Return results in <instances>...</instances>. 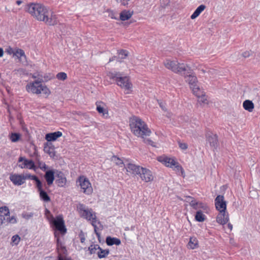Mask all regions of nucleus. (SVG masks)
<instances>
[{
  "label": "nucleus",
  "instance_id": "nucleus-1",
  "mask_svg": "<svg viewBox=\"0 0 260 260\" xmlns=\"http://www.w3.org/2000/svg\"><path fill=\"white\" fill-rule=\"evenodd\" d=\"M26 9L38 20L43 21L50 25H54L57 23L56 16L50 12L47 7L42 4L31 3L27 6Z\"/></svg>",
  "mask_w": 260,
  "mask_h": 260
},
{
  "label": "nucleus",
  "instance_id": "nucleus-2",
  "mask_svg": "<svg viewBox=\"0 0 260 260\" xmlns=\"http://www.w3.org/2000/svg\"><path fill=\"white\" fill-rule=\"evenodd\" d=\"M129 126L133 134L138 137L144 138L151 133L146 123L140 118L133 116L129 119Z\"/></svg>",
  "mask_w": 260,
  "mask_h": 260
},
{
  "label": "nucleus",
  "instance_id": "nucleus-3",
  "mask_svg": "<svg viewBox=\"0 0 260 260\" xmlns=\"http://www.w3.org/2000/svg\"><path fill=\"white\" fill-rule=\"evenodd\" d=\"M77 208L81 217L91 221V224L94 227L95 234L99 239L100 233L97 231V226L96 225L97 220L95 213L92 211V209L86 208V206L82 204H79Z\"/></svg>",
  "mask_w": 260,
  "mask_h": 260
},
{
  "label": "nucleus",
  "instance_id": "nucleus-4",
  "mask_svg": "<svg viewBox=\"0 0 260 260\" xmlns=\"http://www.w3.org/2000/svg\"><path fill=\"white\" fill-rule=\"evenodd\" d=\"M187 69L183 72L182 75L184 76L186 79L185 81L189 85L190 88L191 89L193 93L196 95L199 96L200 95L201 89L198 85V80L197 77L193 74L192 71L187 66Z\"/></svg>",
  "mask_w": 260,
  "mask_h": 260
},
{
  "label": "nucleus",
  "instance_id": "nucleus-5",
  "mask_svg": "<svg viewBox=\"0 0 260 260\" xmlns=\"http://www.w3.org/2000/svg\"><path fill=\"white\" fill-rule=\"evenodd\" d=\"M107 77L115 81L118 86L125 90H128L132 87V84L129 82L128 78L126 76H122V74L120 72H109L107 75Z\"/></svg>",
  "mask_w": 260,
  "mask_h": 260
},
{
  "label": "nucleus",
  "instance_id": "nucleus-6",
  "mask_svg": "<svg viewBox=\"0 0 260 260\" xmlns=\"http://www.w3.org/2000/svg\"><path fill=\"white\" fill-rule=\"evenodd\" d=\"M17 222L15 216H10V211L7 206L0 207V226L6 225L8 223L14 224Z\"/></svg>",
  "mask_w": 260,
  "mask_h": 260
},
{
  "label": "nucleus",
  "instance_id": "nucleus-7",
  "mask_svg": "<svg viewBox=\"0 0 260 260\" xmlns=\"http://www.w3.org/2000/svg\"><path fill=\"white\" fill-rule=\"evenodd\" d=\"M166 68L176 73L182 74L187 69V66L184 63H179L177 61L167 59L164 62Z\"/></svg>",
  "mask_w": 260,
  "mask_h": 260
},
{
  "label": "nucleus",
  "instance_id": "nucleus-8",
  "mask_svg": "<svg viewBox=\"0 0 260 260\" xmlns=\"http://www.w3.org/2000/svg\"><path fill=\"white\" fill-rule=\"evenodd\" d=\"M26 89L28 92L39 94L42 92L45 95H49L50 93L49 89L45 85H36L30 83L26 86Z\"/></svg>",
  "mask_w": 260,
  "mask_h": 260
},
{
  "label": "nucleus",
  "instance_id": "nucleus-9",
  "mask_svg": "<svg viewBox=\"0 0 260 260\" xmlns=\"http://www.w3.org/2000/svg\"><path fill=\"white\" fill-rule=\"evenodd\" d=\"M79 182L81 188L83 192L86 194H90L93 191L91 184L88 178L84 176H80L77 181Z\"/></svg>",
  "mask_w": 260,
  "mask_h": 260
},
{
  "label": "nucleus",
  "instance_id": "nucleus-10",
  "mask_svg": "<svg viewBox=\"0 0 260 260\" xmlns=\"http://www.w3.org/2000/svg\"><path fill=\"white\" fill-rule=\"evenodd\" d=\"M53 224L56 229L59 231L61 234L64 235L67 232V229L64 224V221L61 215L57 216L53 221Z\"/></svg>",
  "mask_w": 260,
  "mask_h": 260
},
{
  "label": "nucleus",
  "instance_id": "nucleus-11",
  "mask_svg": "<svg viewBox=\"0 0 260 260\" xmlns=\"http://www.w3.org/2000/svg\"><path fill=\"white\" fill-rule=\"evenodd\" d=\"M206 141L210 144L211 148L214 150L218 146V137L217 135L211 132H208L206 134Z\"/></svg>",
  "mask_w": 260,
  "mask_h": 260
},
{
  "label": "nucleus",
  "instance_id": "nucleus-12",
  "mask_svg": "<svg viewBox=\"0 0 260 260\" xmlns=\"http://www.w3.org/2000/svg\"><path fill=\"white\" fill-rule=\"evenodd\" d=\"M138 175H139L141 179L145 182H150L153 179V176L151 171L145 168L142 167Z\"/></svg>",
  "mask_w": 260,
  "mask_h": 260
},
{
  "label": "nucleus",
  "instance_id": "nucleus-13",
  "mask_svg": "<svg viewBox=\"0 0 260 260\" xmlns=\"http://www.w3.org/2000/svg\"><path fill=\"white\" fill-rule=\"evenodd\" d=\"M215 204L216 209L219 211H225L226 204L224 200L223 196L218 195L215 199Z\"/></svg>",
  "mask_w": 260,
  "mask_h": 260
},
{
  "label": "nucleus",
  "instance_id": "nucleus-14",
  "mask_svg": "<svg viewBox=\"0 0 260 260\" xmlns=\"http://www.w3.org/2000/svg\"><path fill=\"white\" fill-rule=\"evenodd\" d=\"M18 162H22L21 164L19 165V167L22 169L27 168L29 169H35V165L32 160H28L24 157H20L18 159Z\"/></svg>",
  "mask_w": 260,
  "mask_h": 260
},
{
  "label": "nucleus",
  "instance_id": "nucleus-15",
  "mask_svg": "<svg viewBox=\"0 0 260 260\" xmlns=\"http://www.w3.org/2000/svg\"><path fill=\"white\" fill-rule=\"evenodd\" d=\"M55 183L59 187H63L67 182V179L64 173L61 171H57L55 173Z\"/></svg>",
  "mask_w": 260,
  "mask_h": 260
},
{
  "label": "nucleus",
  "instance_id": "nucleus-16",
  "mask_svg": "<svg viewBox=\"0 0 260 260\" xmlns=\"http://www.w3.org/2000/svg\"><path fill=\"white\" fill-rule=\"evenodd\" d=\"M124 167L127 172L135 175H138L142 168L141 167L132 163L124 164Z\"/></svg>",
  "mask_w": 260,
  "mask_h": 260
},
{
  "label": "nucleus",
  "instance_id": "nucleus-17",
  "mask_svg": "<svg viewBox=\"0 0 260 260\" xmlns=\"http://www.w3.org/2000/svg\"><path fill=\"white\" fill-rule=\"evenodd\" d=\"M229 220V214L225 211H219L216 217V221L222 225L226 223Z\"/></svg>",
  "mask_w": 260,
  "mask_h": 260
},
{
  "label": "nucleus",
  "instance_id": "nucleus-18",
  "mask_svg": "<svg viewBox=\"0 0 260 260\" xmlns=\"http://www.w3.org/2000/svg\"><path fill=\"white\" fill-rule=\"evenodd\" d=\"M158 160L161 162L165 166L168 167L173 168L176 164V162L175 159L173 158L165 157H159L158 158Z\"/></svg>",
  "mask_w": 260,
  "mask_h": 260
},
{
  "label": "nucleus",
  "instance_id": "nucleus-19",
  "mask_svg": "<svg viewBox=\"0 0 260 260\" xmlns=\"http://www.w3.org/2000/svg\"><path fill=\"white\" fill-rule=\"evenodd\" d=\"M10 180L16 185H21L25 182L22 174H12L10 176Z\"/></svg>",
  "mask_w": 260,
  "mask_h": 260
},
{
  "label": "nucleus",
  "instance_id": "nucleus-20",
  "mask_svg": "<svg viewBox=\"0 0 260 260\" xmlns=\"http://www.w3.org/2000/svg\"><path fill=\"white\" fill-rule=\"evenodd\" d=\"M55 173L53 170H48L46 171L44 175L45 179L46 180L47 184L50 186L52 184L55 178Z\"/></svg>",
  "mask_w": 260,
  "mask_h": 260
},
{
  "label": "nucleus",
  "instance_id": "nucleus-21",
  "mask_svg": "<svg viewBox=\"0 0 260 260\" xmlns=\"http://www.w3.org/2000/svg\"><path fill=\"white\" fill-rule=\"evenodd\" d=\"M62 135V133L59 131L48 133L46 135L45 139L48 141H55L58 138L61 137Z\"/></svg>",
  "mask_w": 260,
  "mask_h": 260
},
{
  "label": "nucleus",
  "instance_id": "nucleus-22",
  "mask_svg": "<svg viewBox=\"0 0 260 260\" xmlns=\"http://www.w3.org/2000/svg\"><path fill=\"white\" fill-rule=\"evenodd\" d=\"M106 243L109 246L113 245H119L121 244V241L117 238H112L110 236L107 237L106 239Z\"/></svg>",
  "mask_w": 260,
  "mask_h": 260
},
{
  "label": "nucleus",
  "instance_id": "nucleus-23",
  "mask_svg": "<svg viewBox=\"0 0 260 260\" xmlns=\"http://www.w3.org/2000/svg\"><path fill=\"white\" fill-rule=\"evenodd\" d=\"M133 14V11L124 10L120 14V19L122 21H125L129 19Z\"/></svg>",
  "mask_w": 260,
  "mask_h": 260
},
{
  "label": "nucleus",
  "instance_id": "nucleus-24",
  "mask_svg": "<svg viewBox=\"0 0 260 260\" xmlns=\"http://www.w3.org/2000/svg\"><path fill=\"white\" fill-rule=\"evenodd\" d=\"M200 92L201 93L200 95L197 96L198 98V102L202 106L204 105H207L208 104V102L206 96L204 94L203 91H202L201 89Z\"/></svg>",
  "mask_w": 260,
  "mask_h": 260
},
{
  "label": "nucleus",
  "instance_id": "nucleus-25",
  "mask_svg": "<svg viewBox=\"0 0 260 260\" xmlns=\"http://www.w3.org/2000/svg\"><path fill=\"white\" fill-rule=\"evenodd\" d=\"M243 106L245 110L251 112L254 109V104L251 101L247 100L244 101Z\"/></svg>",
  "mask_w": 260,
  "mask_h": 260
},
{
  "label": "nucleus",
  "instance_id": "nucleus-26",
  "mask_svg": "<svg viewBox=\"0 0 260 260\" xmlns=\"http://www.w3.org/2000/svg\"><path fill=\"white\" fill-rule=\"evenodd\" d=\"M206 6L204 5L199 6L194 11L193 13L191 15L190 18L192 19L196 18L205 9Z\"/></svg>",
  "mask_w": 260,
  "mask_h": 260
},
{
  "label": "nucleus",
  "instance_id": "nucleus-27",
  "mask_svg": "<svg viewBox=\"0 0 260 260\" xmlns=\"http://www.w3.org/2000/svg\"><path fill=\"white\" fill-rule=\"evenodd\" d=\"M14 56H15L19 59V60H21L22 58H24L25 59H26V56L25 54V52L21 49L16 48Z\"/></svg>",
  "mask_w": 260,
  "mask_h": 260
},
{
  "label": "nucleus",
  "instance_id": "nucleus-28",
  "mask_svg": "<svg viewBox=\"0 0 260 260\" xmlns=\"http://www.w3.org/2000/svg\"><path fill=\"white\" fill-rule=\"evenodd\" d=\"M188 245L191 249L196 248L198 246V241L197 238L195 237H190Z\"/></svg>",
  "mask_w": 260,
  "mask_h": 260
},
{
  "label": "nucleus",
  "instance_id": "nucleus-29",
  "mask_svg": "<svg viewBox=\"0 0 260 260\" xmlns=\"http://www.w3.org/2000/svg\"><path fill=\"white\" fill-rule=\"evenodd\" d=\"M98 257L100 258H105L109 254V250L103 249L100 247L99 251L96 252Z\"/></svg>",
  "mask_w": 260,
  "mask_h": 260
},
{
  "label": "nucleus",
  "instance_id": "nucleus-30",
  "mask_svg": "<svg viewBox=\"0 0 260 260\" xmlns=\"http://www.w3.org/2000/svg\"><path fill=\"white\" fill-rule=\"evenodd\" d=\"M39 194L41 199L43 201L45 202H49L50 201V198L45 190H43L39 191Z\"/></svg>",
  "mask_w": 260,
  "mask_h": 260
},
{
  "label": "nucleus",
  "instance_id": "nucleus-31",
  "mask_svg": "<svg viewBox=\"0 0 260 260\" xmlns=\"http://www.w3.org/2000/svg\"><path fill=\"white\" fill-rule=\"evenodd\" d=\"M189 199H191V201L189 200L190 202V205L191 207H192L194 209H198L200 208H203V204L201 203H199L196 202L195 200H192V198L189 197Z\"/></svg>",
  "mask_w": 260,
  "mask_h": 260
},
{
  "label": "nucleus",
  "instance_id": "nucleus-32",
  "mask_svg": "<svg viewBox=\"0 0 260 260\" xmlns=\"http://www.w3.org/2000/svg\"><path fill=\"white\" fill-rule=\"evenodd\" d=\"M195 219L199 222H203L205 220V215L202 211H198L195 215Z\"/></svg>",
  "mask_w": 260,
  "mask_h": 260
},
{
  "label": "nucleus",
  "instance_id": "nucleus-33",
  "mask_svg": "<svg viewBox=\"0 0 260 260\" xmlns=\"http://www.w3.org/2000/svg\"><path fill=\"white\" fill-rule=\"evenodd\" d=\"M9 138L12 142H16L20 139V135L18 133H11Z\"/></svg>",
  "mask_w": 260,
  "mask_h": 260
},
{
  "label": "nucleus",
  "instance_id": "nucleus-34",
  "mask_svg": "<svg viewBox=\"0 0 260 260\" xmlns=\"http://www.w3.org/2000/svg\"><path fill=\"white\" fill-rule=\"evenodd\" d=\"M100 247V246L98 244L91 245L88 247L90 254H92L96 253V251L99 249Z\"/></svg>",
  "mask_w": 260,
  "mask_h": 260
},
{
  "label": "nucleus",
  "instance_id": "nucleus-35",
  "mask_svg": "<svg viewBox=\"0 0 260 260\" xmlns=\"http://www.w3.org/2000/svg\"><path fill=\"white\" fill-rule=\"evenodd\" d=\"M128 55V52L125 50H121L118 52V58L119 60L123 59L126 58V57Z\"/></svg>",
  "mask_w": 260,
  "mask_h": 260
},
{
  "label": "nucleus",
  "instance_id": "nucleus-36",
  "mask_svg": "<svg viewBox=\"0 0 260 260\" xmlns=\"http://www.w3.org/2000/svg\"><path fill=\"white\" fill-rule=\"evenodd\" d=\"M96 110L99 113L103 114V115H105V114H108V111L105 109L103 107H102L101 105H98L96 103Z\"/></svg>",
  "mask_w": 260,
  "mask_h": 260
},
{
  "label": "nucleus",
  "instance_id": "nucleus-37",
  "mask_svg": "<svg viewBox=\"0 0 260 260\" xmlns=\"http://www.w3.org/2000/svg\"><path fill=\"white\" fill-rule=\"evenodd\" d=\"M111 160L114 162L117 165L119 166L120 165L125 164H124L122 160H121L119 157L115 155L112 156V157L111 158Z\"/></svg>",
  "mask_w": 260,
  "mask_h": 260
},
{
  "label": "nucleus",
  "instance_id": "nucleus-38",
  "mask_svg": "<svg viewBox=\"0 0 260 260\" xmlns=\"http://www.w3.org/2000/svg\"><path fill=\"white\" fill-rule=\"evenodd\" d=\"M34 181H36V186L38 190V191L39 192L41 190H43V189L42 188V183L41 181L39 180V179L37 177H36V179H35Z\"/></svg>",
  "mask_w": 260,
  "mask_h": 260
},
{
  "label": "nucleus",
  "instance_id": "nucleus-39",
  "mask_svg": "<svg viewBox=\"0 0 260 260\" xmlns=\"http://www.w3.org/2000/svg\"><path fill=\"white\" fill-rule=\"evenodd\" d=\"M34 181H36V186L38 190V191L39 192L41 190H43V189L42 188V183L41 181L39 180V179L37 177H36V179H35Z\"/></svg>",
  "mask_w": 260,
  "mask_h": 260
},
{
  "label": "nucleus",
  "instance_id": "nucleus-40",
  "mask_svg": "<svg viewBox=\"0 0 260 260\" xmlns=\"http://www.w3.org/2000/svg\"><path fill=\"white\" fill-rule=\"evenodd\" d=\"M57 249L59 252H62L63 254H65L67 252L66 248L62 243L58 244V245H57Z\"/></svg>",
  "mask_w": 260,
  "mask_h": 260
},
{
  "label": "nucleus",
  "instance_id": "nucleus-41",
  "mask_svg": "<svg viewBox=\"0 0 260 260\" xmlns=\"http://www.w3.org/2000/svg\"><path fill=\"white\" fill-rule=\"evenodd\" d=\"M23 175V180L25 181V180L26 179H30L34 180L36 179V176L35 175H31L30 174H22Z\"/></svg>",
  "mask_w": 260,
  "mask_h": 260
},
{
  "label": "nucleus",
  "instance_id": "nucleus-42",
  "mask_svg": "<svg viewBox=\"0 0 260 260\" xmlns=\"http://www.w3.org/2000/svg\"><path fill=\"white\" fill-rule=\"evenodd\" d=\"M56 77L58 79L63 81L67 79V75L64 72H60L57 74Z\"/></svg>",
  "mask_w": 260,
  "mask_h": 260
},
{
  "label": "nucleus",
  "instance_id": "nucleus-43",
  "mask_svg": "<svg viewBox=\"0 0 260 260\" xmlns=\"http://www.w3.org/2000/svg\"><path fill=\"white\" fill-rule=\"evenodd\" d=\"M20 241V238L18 235L13 236L12 238V242L15 245L18 244Z\"/></svg>",
  "mask_w": 260,
  "mask_h": 260
},
{
  "label": "nucleus",
  "instance_id": "nucleus-44",
  "mask_svg": "<svg viewBox=\"0 0 260 260\" xmlns=\"http://www.w3.org/2000/svg\"><path fill=\"white\" fill-rule=\"evenodd\" d=\"M38 167L39 168L43 171H46L48 167L45 164V162L39 161L38 162Z\"/></svg>",
  "mask_w": 260,
  "mask_h": 260
},
{
  "label": "nucleus",
  "instance_id": "nucleus-45",
  "mask_svg": "<svg viewBox=\"0 0 260 260\" xmlns=\"http://www.w3.org/2000/svg\"><path fill=\"white\" fill-rule=\"evenodd\" d=\"M117 3L120 4L123 6H127L129 4L130 0H115Z\"/></svg>",
  "mask_w": 260,
  "mask_h": 260
},
{
  "label": "nucleus",
  "instance_id": "nucleus-46",
  "mask_svg": "<svg viewBox=\"0 0 260 260\" xmlns=\"http://www.w3.org/2000/svg\"><path fill=\"white\" fill-rule=\"evenodd\" d=\"M179 146L182 150H186L188 148V145L185 143L178 142Z\"/></svg>",
  "mask_w": 260,
  "mask_h": 260
},
{
  "label": "nucleus",
  "instance_id": "nucleus-47",
  "mask_svg": "<svg viewBox=\"0 0 260 260\" xmlns=\"http://www.w3.org/2000/svg\"><path fill=\"white\" fill-rule=\"evenodd\" d=\"M15 51V49H14L11 47H9L6 50V52H7L8 54L11 55L13 54L14 55Z\"/></svg>",
  "mask_w": 260,
  "mask_h": 260
},
{
  "label": "nucleus",
  "instance_id": "nucleus-48",
  "mask_svg": "<svg viewBox=\"0 0 260 260\" xmlns=\"http://www.w3.org/2000/svg\"><path fill=\"white\" fill-rule=\"evenodd\" d=\"M58 260H72L70 257L63 256L60 253H59L58 256Z\"/></svg>",
  "mask_w": 260,
  "mask_h": 260
},
{
  "label": "nucleus",
  "instance_id": "nucleus-49",
  "mask_svg": "<svg viewBox=\"0 0 260 260\" xmlns=\"http://www.w3.org/2000/svg\"><path fill=\"white\" fill-rule=\"evenodd\" d=\"M174 167L176 168V170L177 171H180L182 174H183V173L184 172V170L182 167L180 165H179L178 162H176V164Z\"/></svg>",
  "mask_w": 260,
  "mask_h": 260
},
{
  "label": "nucleus",
  "instance_id": "nucleus-50",
  "mask_svg": "<svg viewBox=\"0 0 260 260\" xmlns=\"http://www.w3.org/2000/svg\"><path fill=\"white\" fill-rule=\"evenodd\" d=\"M33 216V213H24L23 216L24 217V218L26 219H28L29 218H30L31 217H32Z\"/></svg>",
  "mask_w": 260,
  "mask_h": 260
},
{
  "label": "nucleus",
  "instance_id": "nucleus-51",
  "mask_svg": "<svg viewBox=\"0 0 260 260\" xmlns=\"http://www.w3.org/2000/svg\"><path fill=\"white\" fill-rule=\"evenodd\" d=\"M144 142L145 143H147V144H148L151 146H154V145H153V143L154 142L150 140V139H144Z\"/></svg>",
  "mask_w": 260,
  "mask_h": 260
},
{
  "label": "nucleus",
  "instance_id": "nucleus-52",
  "mask_svg": "<svg viewBox=\"0 0 260 260\" xmlns=\"http://www.w3.org/2000/svg\"><path fill=\"white\" fill-rule=\"evenodd\" d=\"M159 106L160 107V108L162 109V110H164V111H167V109L166 108L165 104V103H164L162 102H159Z\"/></svg>",
  "mask_w": 260,
  "mask_h": 260
},
{
  "label": "nucleus",
  "instance_id": "nucleus-53",
  "mask_svg": "<svg viewBox=\"0 0 260 260\" xmlns=\"http://www.w3.org/2000/svg\"><path fill=\"white\" fill-rule=\"evenodd\" d=\"M251 54L249 51H245L243 52L242 54V56L244 58L248 57L250 56Z\"/></svg>",
  "mask_w": 260,
  "mask_h": 260
},
{
  "label": "nucleus",
  "instance_id": "nucleus-54",
  "mask_svg": "<svg viewBox=\"0 0 260 260\" xmlns=\"http://www.w3.org/2000/svg\"><path fill=\"white\" fill-rule=\"evenodd\" d=\"M42 79H41L40 80H37L34 82H32V83H34L36 85H43L42 84Z\"/></svg>",
  "mask_w": 260,
  "mask_h": 260
},
{
  "label": "nucleus",
  "instance_id": "nucleus-55",
  "mask_svg": "<svg viewBox=\"0 0 260 260\" xmlns=\"http://www.w3.org/2000/svg\"><path fill=\"white\" fill-rule=\"evenodd\" d=\"M117 59L118 61L119 62H121V60H119V58H118V57H116V56H113V57H112L111 58H110L109 59V62H111V61H114V60L115 59Z\"/></svg>",
  "mask_w": 260,
  "mask_h": 260
},
{
  "label": "nucleus",
  "instance_id": "nucleus-56",
  "mask_svg": "<svg viewBox=\"0 0 260 260\" xmlns=\"http://www.w3.org/2000/svg\"><path fill=\"white\" fill-rule=\"evenodd\" d=\"M80 241L81 243H84L85 240V238L83 235L80 234Z\"/></svg>",
  "mask_w": 260,
  "mask_h": 260
},
{
  "label": "nucleus",
  "instance_id": "nucleus-57",
  "mask_svg": "<svg viewBox=\"0 0 260 260\" xmlns=\"http://www.w3.org/2000/svg\"><path fill=\"white\" fill-rule=\"evenodd\" d=\"M228 228L229 229L230 231H231L232 230V229H233V225L231 223H229L228 224Z\"/></svg>",
  "mask_w": 260,
  "mask_h": 260
},
{
  "label": "nucleus",
  "instance_id": "nucleus-58",
  "mask_svg": "<svg viewBox=\"0 0 260 260\" xmlns=\"http://www.w3.org/2000/svg\"><path fill=\"white\" fill-rule=\"evenodd\" d=\"M4 54V51L3 49L1 48H0V57H2Z\"/></svg>",
  "mask_w": 260,
  "mask_h": 260
},
{
  "label": "nucleus",
  "instance_id": "nucleus-59",
  "mask_svg": "<svg viewBox=\"0 0 260 260\" xmlns=\"http://www.w3.org/2000/svg\"><path fill=\"white\" fill-rule=\"evenodd\" d=\"M56 242H57V245H58V244H61L62 242L60 241L59 238L57 237L56 239Z\"/></svg>",
  "mask_w": 260,
  "mask_h": 260
},
{
  "label": "nucleus",
  "instance_id": "nucleus-60",
  "mask_svg": "<svg viewBox=\"0 0 260 260\" xmlns=\"http://www.w3.org/2000/svg\"><path fill=\"white\" fill-rule=\"evenodd\" d=\"M22 3V1H20V0H18L16 1V4L18 5H19L20 4H21Z\"/></svg>",
  "mask_w": 260,
  "mask_h": 260
},
{
  "label": "nucleus",
  "instance_id": "nucleus-61",
  "mask_svg": "<svg viewBox=\"0 0 260 260\" xmlns=\"http://www.w3.org/2000/svg\"><path fill=\"white\" fill-rule=\"evenodd\" d=\"M39 76H40V75H39V74H38V75H36L35 74H34V75H32V77L33 78H38V77H39Z\"/></svg>",
  "mask_w": 260,
  "mask_h": 260
},
{
  "label": "nucleus",
  "instance_id": "nucleus-62",
  "mask_svg": "<svg viewBox=\"0 0 260 260\" xmlns=\"http://www.w3.org/2000/svg\"><path fill=\"white\" fill-rule=\"evenodd\" d=\"M129 92L128 91L126 92V94H128Z\"/></svg>",
  "mask_w": 260,
  "mask_h": 260
}]
</instances>
